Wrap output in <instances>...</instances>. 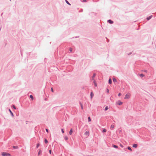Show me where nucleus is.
<instances>
[{
    "label": "nucleus",
    "instance_id": "1",
    "mask_svg": "<svg viewBox=\"0 0 156 156\" xmlns=\"http://www.w3.org/2000/svg\"><path fill=\"white\" fill-rule=\"evenodd\" d=\"M2 155L3 156H10L11 155L7 152H2Z\"/></svg>",
    "mask_w": 156,
    "mask_h": 156
},
{
    "label": "nucleus",
    "instance_id": "2",
    "mask_svg": "<svg viewBox=\"0 0 156 156\" xmlns=\"http://www.w3.org/2000/svg\"><path fill=\"white\" fill-rule=\"evenodd\" d=\"M130 96H131L130 94L129 93H128L125 95L124 98L125 99H128V98H129Z\"/></svg>",
    "mask_w": 156,
    "mask_h": 156
},
{
    "label": "nucleus",
    "instance_id": "3",
    "mask_svg": "<svg viewBox=\"0 0 156 156\" xmlns=\"http://www.w3.org/2000/svg\"><path fill=\"white\" fill-rule=\"evenodd\" d=\"M84 135L87 136H89V132L88 131H86Z\"/></svg>",
    "mask_w": 156,
    "mask_h": 156
},
{
    "label": "nucleus",
    "instance_id": "4",
    "mask_svg": "<svg viewBox=\"0 0 156 156\" xmlns=\"http://www.w3.org/2000/svg\"><path fill=\"white\" fill-rule=\"evenodd\" d=\"M117 103V104L119 105H122V102L121 101H118Z\"/></svg>",
    "mask_w": 156,
    "mask_h": 156
},
{
    "label": "nucleus",
    "instance_id": "5",
    "mask_svg": "<svg viewBox=\"0 0 156 156\" xmlns=\"http://www.w3.org/2000/svg\"><path fill=\"white\" fill-rule=\"evenodd\" d=\"M73 129H71L70 131H69V134L70 135H72V133H73Z\"/></svg>",
    "mask_w": 156,
    "mask_h": 156
},
{
    "label": "nucleus",
    "instance_id": "6",
    "mask_svg": "<svg viewBox=\"0 0 156 156\" xmlns=\"http://www.w3.org/2000/svg\"><path fill=\"white\" fill-rule=\"evenodd\" d=\"M108 21L110 24H112L113 23V22L110 20H108Z\"/></svg>",
    "mask_w": 156,
    "mask_h": 156
},
{
    "label": "nucleus",
    "instance_id": "7",
    "mask_svg": "<svg viewBox=\"0 0 156 156\" xmlns=\"http://www.w3.org/2000/svg\"><path fill=\"white\" fill-rule=\"evenodd\" d=\"M137 147V145L136 144H134L133 145V147L134 148H136Z\"/></svg>",
    "mask_w": 156,
    "mask_h": 156
},
{
    "label": "nucleus",
    "instance_id": "8",
    "mask_svg": "<svg viewBox=\"0 0 156 156\" xmlns=\"http://www.w3.org/2000/svg\"><path fill=\"white\" fill-rule=\"evenodd\" d=\"M112 80H113V81L114 82H117V80L115 78H113Z\"/></svg>",
    "mask_w": 156,
    "mask_h": 156
},
{
    "label": "nucleus",
    "instance_id": "9",
    "mask_svg": "<svg viewBox=\"0 0 156 156\" xmlns=\"http://www.w3.org/2000/svg\"><path fill=\"white\" fill-rule=\"evenodd\" d=\"M93 96H94V94L93 93V92H91L90 94V96H91V98H92Z\"/></svg>",
    "mask_w": 156,
    "mask_h": 156
},
{
    "label": "nucleus",
    "instance_id": "10",
    "mask_svg": "<svg viewBox=\"0 0 156 156\" xmlns=\"http://www.w3.org/2000/svg\"><path fill=\"white\" fill-rule=\"evenodd\" d=\"M109 83L111 84L112 83V80L111 79H109L108 81Z\"/></svg>",
    "mask_w": 156,
    "mask_h": 156
},
{
    "label": "nucleus",
    "instance_id": "11",
    "mask_svg": "<svg viewBox=\"0 0 156 156\" xmlns=\"http://www.w3.org/2000/svg\"><path fill=\"white\" fill-rule=\"evenodd\" d=\"M152 17V16H149V17H148L147 18V20H149L150 19H151V18Z\"/></svg>",
    "mask_w": 156,
    "mask_h": 156
},
{
    "label": "nucleus",
    "instance_id": "12",
    "mask_svg": "<svg viewBox=\"0 0 156 156\" xmlns=\"http://www.w3.org/2000/svg\"><path fill=\"white\" fill-rule=\"evenodd\" d=\"M114 127V125H111L110 126L111 129H113Z\"/></svg>",
    "mask_w": 156,
    "mask_h": 156
},
{
    "label": "nucleus",
    "instance_id": "13",
    "mask_svg": "<svg viewBox=\"0 0 156 156\" xmlns=\"http://www.w3.org/2000/svg\"><path fill=\"white\" fill-rule=\"evenodd\" d=\"M95 73H94V74H93V76L92 77V79L93 80H94V78L95 77Z\"/></svg>",
    "mask_w": 156,
    "mask_h": 156
},
{
    "label": "nucleus",
    "instance_id": "14",
    "mask_svg": "<svg viewBox=\"0 0 156 156\" xmlns=\"http://www.w3.org/2000/svg\"><path fill=\"white\" fill-rule=\"evenodd\" d=\"M140 76L141 77H143L144 76V74H140Z\"/></svg>",
    "mask_w": 156,
    "mask_h": 156
},
{
    "label": "nucleus",
    "instance_id": "15",
    "mask_svg": "<svg viewBox=\"0 0 156 156\" xmlns=\"http://www.w3.org/2000/svg\"><path fill=\"white\" fill-rule=\"evenodd\" d=\"M64 139L66 140H67L68 139V137L67 136H65L64 137Z\"/></svg>",
    "mask_w": 156,
    "mask_h": 156
},
{
    "label": "nucleus",
    "instance_id": "16",
    "mask_svg": "<svg viewBox=\"0 0 156 156\" xmlns=\"http://www.w3.org/2000/svg\"><path fill=\"white\" fill-rule=\"evenodd\" d=\"M107 131V130L106 129H104L103 130V132H104V133H105Z\"/></svg>",
    "mask_w": 156,
    "mask_h": 156
},
{
    "label": "nucleus",
    "instance_id": "17",
    "mask_svg": "<svg viewBox=\"0 0 156 156\" xmlns=\"http://www.w3.org/2000/svg\"><path fill=\"white\" fill-rule=\"evenodd\" d=\"M113 147L115 148H118V146L115 145H113Z\"/></svg>",
    "mask_w": 156,
    "mask_h": 156
},
{
    "label": "nucleus",
    "instance_id": "18",
    "mask_svg": "<svg viewBox=\"0 0 156 156\" xmlns=\"http://www.w3.org/2000/svg\"><path fill=\"white\" fill-rule=\"evenodd\" d=\"M30 97L31 98V99H32V100H33L34 99L32 95H30Z\"/></svg>",
    "mask_w": 156,
    "mask_h": 156
},
{
    "label": "nucleus",
    "instance_id": "19",
    "mask_svg": "<svg viewBox=\"0 0 156 156\" xmlns=\"http://www.w3.org/2000/svg\"><path fill=\"white\" fill-rule=\"evenodd\" d=\"M88 121L89 122H90L91 121V119H90V117H88Z\"/></svg>",
    "mask_w": 156,
    "mask_h": 156
},
{
    "label": "nucleus",
    "instance_id": "20",
    "mask_svg": "<svg viewBox=\"0 0 156 156\" xmlns=\"http://www.w3.org/2000/svg\"><path fill=\"white\" fill-rule=\"evenodd\" d=\"M44 142L45 143L47 144L48 143V141L46 139H45Z\"/></svg>",
    "mask_w": 156,
    "mask_h": 156
},
{
    "label": "nucleus",
    "instance_id": "21",
    "mask_svg": "<svg viewBox=\"0 0 156 156\" xmlns=\"http://www.w3.org/2000/svg\"><path fill=\"white\" fill-rule=\"evenodd\" d=\"M65 1H66V2L67 4H68V5H70V4L69 2L67 0H66Z\"/></svg>",
    "mask_w": 156,
    "mask_h": 156
},
{
    "label": "nucleus",
    "instance_id": "22",
    "mask_svg": "<svg viewBox=\"0 0 156 156\" xmlns=\"http://www.w3.org/2000/svg\"><path fill=\"white\" fill-rule=\"evenodd\" d=\"M9 112H10V113H11V114H12V116H13V114L12 113V112H11V110L10 109H9Z\"/></svg>",
    "mask_w": 156,
    "mask_h": 156
},
{
    "label": "nucleus",
    "instance_id": "23",
    "mask_svg": "<svg viewBox=\"0 0 156 156\" xmlns=\"http://www.w3.org/2000/svg\"><path fill=\"white\" fill-rule=\"evenodd\" d=\"M108 106H106V107H105V111H106V110H108Z\"/></svg>",
    "mask_w": 156,
    "mask_h": 156
},
{
    "label": "nucleus",
    "instance_id": "24",
    "mask_svg": "<svg viewBox=\"0 0 156 156\" xmlns=\"http://www.w3.org/2000/svg\"><path fill=\"white\" fill-rule=\"evenodd\" d=\"M39 145H40V144H37V146H36L37 148H38Z\"/></svg>",
    "mask_w": 156,
    "mask_h": 156
},
{
    "label": "nucleus",
    "instance_id": "25",
    "mask_svg": "<svg viewBox=\"0 0 156 156\" xmlns=\"http://www.w3.org/2000/svg\"><path fill=\"white\" fill-rule=\"evenodd\" d=\"M128 149L129 150L132 151L131 149L129 147H128Z\"/></svg>",
    "mask_w": 156,
    "mask_h": 156
},
{
    "label": "nucleus",
    "instance_id": "26",
    "mask_svg": "<svg viewBox=\"0 0 156 156\" xmlns=\"http://www.w3.org/2000/svg\"><path fill=\"white\" fill-rule=\"evenodd\" d=\"M94 85L96 87L97 86V84L96 83H95V81H94Z\"/></svg>",
    "mask_w": 156,
    "mask_h": 156
},
{
    "label": "nucleus",
    "instance_id": "27",
    "mask_svg": "<svg viewBox=\"0 0 156 156\" xmlns=\"http://www.w3.org/2000/svg\"><path fill=\"white\" fill-rule=\"evenodd\" d=\"M41 153V150H40L38 153V155H39Z\"/></svg>",
    "mask_w": 156,
    "mask_h": 156
},
{
    "label": "nucleus",
    "instance_id": "28",
    "mask_svg": "<svg viewBox=\"0 0 156 156\" xmlns=\"http://www.w3.org/2000/svg\"><path fill=\"white\" fill-rule=\"evenodd\" d=\"M69 51H72L73 49L71 48H70L69 49Z\"/></svg>",
    "mask_w": 156,
    "mask_h": 156
},
{
    "label": "nucleus",
    "instance_id": "29",
    "mask_svg": "<svg viewBox=\"0 0 156 156\" xmlns=\"http://www.w3.org/2000/svg\"><path fill=\"white\" fill-rule=\"evenodd\" d=\"M61 130H62V132L63 133H64V131L63 130V129H61Z\"/></svg>",
    "mask_w": 156,
    "mask_h": 156
},
{
    "label": "nucleus",
    "instance_id": "30",
    "mask_svg": "<svg viewBox=\"0 0 156 156\" xmlns=\"http://www.w3.org/2000/svg\"><path fill=\"white\" fill-rule=\"evenodd\" d=\"M81 108L82 109H83V106L82 105H81Z\"/></svg>",
    "mask_w": 156,
    "mask_h": 156
},
{
    "label": "nucleus",
    "instance_id": "31",
    "mask_svg": "<svg viewBox=\"0 0 156 156\" xmlns=\"http://www.w3.org/2000/svg\"><path fill=\"white\" fill-rule=\"evenodd\" d=\"M12 107H13V108H14L15 109H16V108L15 106V105H13Z\"/></svg>",
    "mask_w": 156,
    "mask_h": 156
},
{
    "label": "nucleus",
    "instance_id": "32",
    "mask_svg": "<svg viewBox=\"0 0 156 156\" xmlns=\"http://www.w3.org/2000/svg\"><path fill=\"white\" fill-rule=\"evenodd\" d=\"M49 152L50 154H51V150H49Z\"/></svg>",
    "mask_w": 156,
    "mask_h": 156
},
{
    "label": "nucleus",
    "instance_id": "33",
    "mask_svg": "<svg viewBox=\"0 0 156 156\" xmlns=\"http://www.w3.org/2000/svg\"><path fill=\"white\" fill-rule=\"evenodd\" d=\"M120 146L122 147H123V146L122 144H120Z\"/></svg>",
    "mask_w": 156,
    "mask_h": 156
},
{
    "label": "nucleus",
    "instance_id": "34",
    "mask_svg": "<svg viewBox=\"0 0 156 156\" xmlns=\"http://www.w3.org/2000/svg\"><path fill=\"white\" fill-rule=\"evenodd\" d=\"M121 95V93H119L118 94V96H120Z\"/></svg>",
    "mask_w": 156,
    "mask_h": 156
},
{
    "label": "nucleus",
    "instance_id": "35",
    "mask_svg": "<svg viewBox=\"0 0 156 156\" xmlns=\"http://www.w3.org/2000/svg\"><path fill=\"white\" fill-rule=\"evenodd\" d=\"M46 130L47 133H48V129H46Z\"/></svg>",
    "mask_w": 156,
    "mask_h": 156
},
{
    "label": "nucleus",
    "instance_id": "36",
    "mask_svg": "<svg viewBox=\"0 0 156 156\" xmlns=\"http://www.w3.org/2000/svg\"><path fill=\"white\" fill-rule=\"evenodd\" d=\"M51 91L53 92V88H51Z\"/></svg>",
    "mask_w": 156,
    "mask_h": 156
},
{
    "label": "nucleus",
    "instance_id": "37",
    "mask_svg": "<svg viewBox=\"0 0 156 156\" xmlns=\"http://www.w3.org/2000/svg\"><path fill=\"white\" fill-rule=\"evenodd\" d=\"M13 147L14 148H16V147L15 146H13Z\"/></svg>",
    "mask_w": 156,
    "mask_h": 156
},
{
    "label": "nucleus",
    "instance_id": "38",
    "mask_svg": "<svg viewBox=\"0 0 156 156\" xmlns=\"http://www.w3.org/2000/svg\"><path fill=\"white\" fill-rule=\"evenodd\" d=\"M83 0V1L84 2H86V0Z\"/></svg>",
    "mask_w": 156,
    "mask_h": 156
},
{
    "label": "nucleus",
    "instance_id": "39",
    "mask_svg": "<svg viewBox=\"0 0 156 156\" xmlns=\"http://www.w3.org/2000/svg\"><path fill=\"white\" fill-rule=\"evenodd\" d=\"M107 91H108V90Z\"/></svg>",
    "mask_w": 156,
    "mask_h": 156
}]
</instances>
